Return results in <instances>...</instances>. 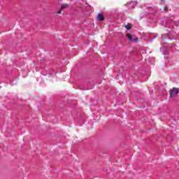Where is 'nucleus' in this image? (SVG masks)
I'll return each instance as SVG.
<instances>
[{"label": "nucleus", "mask_w": 179, "mask_h": 179, "mask_svg": "<svg viewBox=\"0 0 179 179\" xmlns=\"http://www.w3.org/2000/svg\"><path fill=\"white\" fill-rule=\"evenodd\" d=\"M179 94V89L176 87L173 88L169 93L170 97H176V96H177V94Z\"/></svg>", "instance_id": "nucleus-1"}, {"label": "nucleus", "mask_w": 179, "mask_h": 179, "mask_svg": "<svg viewBox=\"0 0 179 179\" xmlns=\"http://www.w3.org/2000/svg\"><path fill=\"white\" fill-rule=\"evenodd\" d=\"M97 17L98 20H99L100 22H103V20H104V15H103L102 13L98 14Z\"/></svg>", "instance_id": "nucleus-2"}, {"label": "nucleus", "mask_w": 179, "mask_h": 179, "mask_svg": "<svg viewBox=\"0 0 179 179\" xmlns=\"http://www.w3.org/2000/svg\"><path fill=\"white\" fill-rule=\"evenodd\" d=\"M127 38H129V40H130V41H135V39H134L132 34H131L130 33L127 34Z\"/></svg>", "instance_id": "nucleus-3"}, {"label": "nucleus", "mask_w": 179, "mask_h": 179, "mask_svg": "<svg viewBox=\"0 0 179 179\" xmlns=\"http://www.w3.org/2000/svg\"><path fill=\"white\" fill-rule=\"evenodd\" d=\"M68 6H69L68 3L62 4L60 10H62V9H65V8H68Z\"/></svg>", "instance_id": "nucleus-4"}, {"label": "nucleus", "mask_w": 179, "mask_h": 179, "mask_svg": "<svg viewBox=\"0 0 179 179\" xmlns=\"http://www.w3.org/2000/svg\"><path fill=\"white\" fill-rule=\"evenodd\" d=\"M125 27L127 29V30H131V26L129 24L126 25Z\"/></svg>", "instance_id": "nucleus-5"}, {"label": "nucleus", "mask_w": 179, "mask_h": 179, "mask_svg": "<svg viewBox=\"0 0 179 179\" xmlns=\"http://www.w3.org/2000/svg\"><path fill=\"white\" fill-rule=\"evenodd\" d=\"M57 15H59V13H61V10H59V11H57Z\"/></svg>", "instance_id": "nucleus-6"}, {"label": "nucleus", "mask_w": 179, "mask_h": 179, "mask_svg": "<svg viewBox=\"0 0 179 179\" xmlns=\"http://www.w3.org/2000/svg\"><path fill=\"white\" fill-rule=\"evenodd\" d=\"M135 41H139V38H136L135 39Z\"/></svg>", "instance_id": "nucleus-7"}, {"label": "nucleus", "mask_w": 179, "mask_h": 179, "mask_svg": "<svg viewBox=\"0 0 179 179\" xmlns=\"http://www.w3.org/2000/svg\"><path fill=\"white\" fill-rule=\"evenodd\" d=\"M164 10H167V8H164Z\"/></svg>", "instance_id": "nucleus-8"}, {"label": "nucleus", "mask_w": 179, "mask_h": 179, "mask_svg": "<svg viewBox=\"0 0 179 179\" xmlns=\"http://www.w3.org/2000/svg\"><path fill=\"white\" fill-rule=\"evenodd\" d=\"M162 1H164V0H162Z\"/></svg>", "instance_id": "nucleus-9"}]
</instances>
